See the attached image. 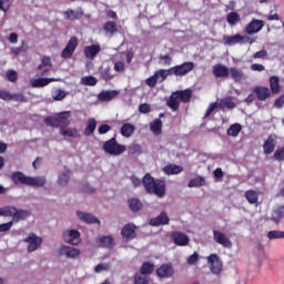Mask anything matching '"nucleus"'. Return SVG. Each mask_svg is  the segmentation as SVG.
Returning a JSON list of instances; mask_svg holds the SVG:
<instances>
[{
    "label": "nucleus",
    "instance_id": "423d86ee",
    "mask_svg": "<svg viewBox=\"0 0 284 284\" xmlns=\"http://www.w3.org/2000/svg\"><path fill=\"white\" fill-rule=\"evenodd\" d=\"M32 213L28 210L17 209L16 206L9 205V216H12L13 223H19L20 221H26L30 217Z\"/></svg>",
    "mask_w": 284,
    "mask_h": 284
},
{
    "label": "nucleus",
    "instance_id": "bb28decb",
    "mask_svg": "<svg viewBox=\"0 0 284 284\" xmlns=\"http://www.w3.org/2000/svg\"><path fill=\"white\" fill-rule=\"evenodd\" d=\"M103 31H104L106 37H114V34H116V32H119V29L116 27V22H114V21H106L103 24Z\"/></svg>",
    "mask_w": 284,
    "mask_h": 284
},
{
    "label": "nucleus",
    "instance_id": "aec40b11",
    "mask_svg": "<svg viewBox=\"0 0 284 284\" xmlns=\"http://www.w3.org/2000/svg\"><path fill=\"white\" fill-rule=\"evenodd\" d=\"M213 75L215 79H227L230 77V69L221 63L213 65Z\"/></svg>",
    "mask_w": 284,
    "mask_h": 284
},
{
    "label": "nucleus",
    "instance_id": "4c0bfd02",
    "mask_svg": "<svg viewBox=\"0 0 284 284\" xmlns=\"http://www.w3.org/2000/svg\"><path fill=\"white\" fill-rule=\"evenodd\" d=\"M270 88L273 94H278V92H281V80L278 77L273 75L270 78Z\"/></svg>",
    "mask_w": 284,
    "mask_h": 284
},
{
    "label": "nucleus",
    "instance_id": "5701e85b",
    "mask_svg": "<svg viewBox=\"0 0 284 284\" xmlns=\"http://www.w3.org/2000/svg\"><path fill=\"white\" fill-rule=\"evenodd\" d=\"M57 79L54 78H38L31 80L32 88H45V85H50V83H54Z\"/></svg>",
    "mask_w": 284,
    "mask_h": 284
},
{
    "label": "nucleus",
    "instance_id": "2f4dec72",
    "mask_svg": "<svg viewBox=\"0 0 284 284\" xmlns=\"http://www.w3.org/2000/svg\"><path fill=\"white\" fill-rule=\"evenodd\" d=\"M100 78L102 79V81H112V79H114V74L112 73V67L111 65L101 67Z\"/></svg>",
    "mask_w": 284,
    "mask_h": 284
},
{
    "label": "nucleus",
    "instance_id": "0e129e2a",
    "mask_svg": "<svg viewBox=\"0 0 284 284\" xmlns=\"http://www.w3.org/2000/svg\"><path fill=\"white\" fill-rule=\"evenodd\" d=\"M216 108H219V103H216V102L211 103L210 106L205 111L204 119H207V116H210L212 114V112H214V110H216Z\"/></svg>",
    "mask_w": 284,
    "mask_h": 284
},
{
    "label": "nucleus",
    "instance_id": "79ce46f5",
    "mask_svg": "<svg viewBox=\"0 0 284 284\" xmlns=\"http://www.w3.org/2000/svg\"><path fill=\"white\" fill-rule=\"evenodd\" d=\"M140 273L142 276H150V274L154 273V264L150 262H144L140 267Z\"/></svg>",
    "mask_w": 284,
    "mask_h": 284
},
{
    "label": "nucleus",
    "instance_id": "c756f323",
    "mask_svg": "<svg viewBox=\"0 0 284 284\" xmlns=\"http://www.w3.org/2000/svg\"><path fill=\"white\" fill-rule=\"evenodd\" d=\"M98 243L100 247H108L109 250H112L114 247V237L111 235H104L99 237Z\"/></svg>",
    "mask_w": 284,
    "mask_h": 284
},
{
    "label": "nucleus",
    "instance_id": "4d7b16f0",
    "mask_svg": "<svg viewBox=\"0 0 284 284\" xmlns=\"http://www.w3.org/2000/svg\"><path fill=\"white\" fill-rule=\"evenodd\" d=\"M10 6H12V0H0V10H2V12H8Z\"/></svg>",
    "mask_w": 284,
    "mask_h": 284
},
{
    "label": "nucleus",
    "instance_id": "5fc2aeb1",
    "mask_svg": "<svg viewBox=\"0 0 284 284\" xmlns=\"http://www.w3.org/2000/svg\"><path fill=\"white\" fill-rule=\"evenodd\" d=\"M274 159L275 161H284V145L275 150Z\"/></svg>",
    "mask_w": 284,
    "mask_h": 284
},
{
    "label": "nucleus",
    "instance_id": "e433bc0d",
    "mask_svg": "<svg viewBox=\"0 0 284 284\" xmlns=\"http://www.w3.org/2000/svg\"><path fill=\"white\" fill-rule=\"evenodd\" d=\"M94 130H97V119L90 118L83 132L84 136H92Z\"/></svg>",
    "mask_w": 284,
    "mask_h": 284
},
{
    "label": "nucleus",
    "instance_id": "b1692460",
    "mask_svg": "<svg viewBox=\"0 0 284 284\" xmlns=\"http://www.w3.org/2000/svg\"><path fill=\"white\" fill-rule=\"evenodd\" d=\"M101 52V45L91 44L84 48V55L87 59H94Z\"/></svg>",
    "mask_w": 284,
    "mask_h": 284
},
{
    "label": "nucleus",
    "instance_id": "dca6fc26",
    "mask_svg": "<svg viewBox=\"0 0 284 284\" xmlns=\"http://www.w3.org/2000/svg\"><path fill=\"white\" fill-rule=\"evenodd\" d=\"M171 239L173 243H175V245H179L180 247H185V245L190 244V237H187V235L179 231L173 232L171 234Z\"/></svg>",
    "mask_w": 284,
    "mask_h": 284
},
{
    "label": "nucleus",
    "instance_id": "bf43d9fd",
    "mask_svg": "<svg viewBox=\"0 0 284 284\" xmlns=\"http://www.w3.org/2000/svg\"><path fill=\"white\" fill-rule=\"evenodd\" d=\"M160 63H162V65H172V57H170V54H161Z\"/></svg>",
    "mask_w": 284,
    "mask_h": 284
},
{
    "label": "nucleus",
    "instance_id": "6ab92c4d",
    "mask_svg": "<svg viewBox=\"0 0 284 284\" xmlns=\"http://www.w3.org/2000/svg\"><path fill=\"white\" fill-rule=\"evenodd\" d=\"M253 92L257 99V101H267L270 97H272V91L267 87H255Z\"/></svg>",
    "mask_w": 284,
    "mask_h": 284
},
{
    "label": "nucleus",
    "instance_id": "37998d69",
    "mask_svg": "<svg viewBox=\"0 0 284 284\" xmlns=\"http://www.w3.org/2000/svg\"><path fill=\"white\" fill-rule=\"evenodd\" d=\"M155 77L158 80L161 78V82L165 81L169 77H173L172 68L170 69H160L155 71Z\"/></svg>",
    "mask_w": 284,
    "mask_h": 284
},
{
    "label": "nucleus",
    "instance_id": "a878e982",
    "mask_svg": "<svg viewBox=\"0 0 284 284\" xmlns=\"http://www.w3.org/2000/svg\"><path fill=\"white\" fill-rule=\"evenodd\" d=\"M61 136H69L70 139H79L81 134L77 128L63 126L60 129Z\"/></svg>",
    "mask_w": 284,
    "mask_h": 284
},
{
    "label": "nucleus",
    "instance_id": "f3484780",
    "mask_svg": "<svg viewBox=\"0 0 284 284\" xmlns=\"http://www.w3.org/2000/svg\"><path fill=\"white\" fill-rule=\"evenodd\" d=\"M38 70L42 71L39 77H48L50 70H52V60L50 57L44 55L41 60V63L38 65Z\"/></svg>",
    "mask_w": 284,
    "mask_h": 284
},
{
    "label": "nucleus",
    "instance_id": "393cba45",
    "mask_svg": "<svg viewBox=\"0 0 284 284\" xmlns=\"http://www.w3.org/2000/svg\"><path fill=\"white\" fill-rule=\"evenodd\" d=\"M276 150V140L274 136L268 135L263 144L264 154H272Z\"/></svg>",
    "mask_w": 284,
    "mask_h": 284
},
{
    "label": "nucleus",
    "instance_id": "3c124183",
    "mask_svg": "<svg viewBox=\"0 0 284 284\" xmlns=\"http://www.w3.org/2000/svg\"><path fill=\"white\" fill-rule=\"evenodd\" d=\"M111 268H112V264H110V263H102V264H98L94 267V272H97L99 274L101 272H110Z\"/></svg>",
    "mask_w": 284,
    "mask_h": 284
},
{
    "label": "nucleus",
    "instance_id": "f8f14e48",
    "mask_svg": "<svg viewBox=\"0 0 284 284\" xmlns=\"http://www.w3.org/2000/svg\"><path fill=\"white\" fill-rule=\"evenodd\" d=\"M63 240L70 245H79L81 243V233L77 230L64 231Z\"/></svg>",
    "mask_w": 284,
    "mask_h": 284
},
{
    "label": "nucleus",
    "instance_id": "4468645a",
    "mask_svg": "<svg viewBox=\"0 0 284 284\" xmlns=\"http://www.w3.org/2000/svg\"><path fill=\"white\" fill-rule=\"evenodd\" d=\"M265 28V21L253 19L246 27V34H257V32L262 31Z\"/></svg>",
    "mask_w": 284,
    "mask_h": 284
},
{
    "label": "nucleus",
    "instance_id": "6e6552de",
    "mask_svg": "<svg viewBox=\"0 0 284 284\" xmlns=\"http://www.w3.org/2000/svg\"><path fill=\"white\" fill-rule=\"evenodd\" d=\"M224 43L225 45H236V43H254V39H252L248 36H241V34H235V36H225L224 38Z\"/></svg>",
    "mask_w": 284,
    "mask_h": 284
},
{
    "label": "nucleus",
    "instance_id": "8fccbe9b",
    "mask_svg": "<svg viewBox=\"0 0 284 284\" xmlns=\"http://www.w3.org/2000/svg\"><path fill=\"white\" fill-rule=\"evenodd\" d=\"M65 97H68V93L62 89H55L52 95L53 101H63Z\"/></svg>",
    "mask_w": 284,
    "mask_h": 284
},
{
    "label": "nucleus",
    "instance_id": "69168bd1",
    "mask_svg": "<svg viewBox=\"0 0 284 284\" xmlns=\"http://www.w3.org/2000/svg\"><path fill=\"white\" fill-rule=\"evenodd\" d=\"M12 225H14V222L12 221L0 224V232H10V230H12Z\"/></svg>",
    "mask_w": 284,
    "mask_h": 284
},
{
    "label": "nucleus",
    "instance_id": "a18cd8bd",
    "mask_svg": "<svg viewBox=\"0 0 284 284\" xmlns=\"http://www.w3.org/2000/svg\"><path fill=\"white\" fill-rule=\"evenodd\" d=\"M242 130H243V126L240 123H234L227 129V135L236 136L237 134H241Z\"/></svg>",
    "mask_w": 284,
    "mask_h": 284
},
{
    "label": "nucleus",
    "instance_id": "7ed1b4c3",
    "mask_svg": "<svg viewBox=\"0 0 284 284\" xmlns=\"http://www.w3.org/2000/svg\"><path fill=\"white\" fill-rule=\"evenodd\" d=\"M192 101V89L178 90L172 92L166 100V105L173 112H176L181 108V103H190Z\"/></svg>",
    "mask_w": 284,
    "mask_h": 284
},
{
    "label": "nucleus",
    "instance_id": "39448f33",
    "mask_svg": "<svg viewBox=\"0 0 284 284\" xmlns=\"http://www.w3.org/2000/svg\"><path fill=\"white\" fill-rule=\"evenodd\" d=\"M102 150H104L106 154H111V156H121V154H123L128 148L116 142V138H111L104 142Z\"/></svg>",
    "mask_w": 284,
    "mask_h": 284
},
{
    "label": "nucleus",
    "instance_id": "cd10ccee",
    "mask_svg": "<svg viewBox=\"0 0 284 284\" xmlns=\"http://www.w3.org/2000/svg\"><path fill=\"white\" fill-rule=\"evenodd\" d=\"M63 14L67 21H77L78 19H83V11L68 9L67 11L63 12Z\"/></svg>",
    "mask_w": 284,
    "mask_h": 284
},
{
    "label": "nucleus",
    "instance_id": "09e8293b",
    "mask_svg": "<svg viewBox=\"0 0 284 284\" xmlns=\"http://www.w3.org/2000/svg\"><path fill=\"white\" fill-rule=\"evenodd\" d=\"M81 83L82 85H97V83H99V80H97V78H94L93 75H87V77H83L81 79Z\"/></svg>",
    "mask_w": 284,
    "mask_h": 284
},
{
    "label": "nucleus",
    "instance_id": "a211bd4d",
    "mask_svg": "<svg viewBox=\"0 0 284 284\" xmlns=\"http://www.w3.org/2000/svg\"><path fill=\"white\" fill-rule=\"evenodd\" d=\"M156 274L159 278H171V276H174V267L172 264H162L158 267Z\"/></svg>",
    "mask_w": 284,
    "mask_h": 284
},
{
    "label": "nucleus",
    "instance_id": "c9c22d12",
    "mask_svg": "<svg viewBox=\"0 0 284 284\" xmlns=\"http://www.w3.org/2000/svg\"><path fill=\"white\" fill-rule=\"evenodd\" d=\"M163 172L169 176L172 174H181V172H183V166L176 164H168L163 168Z\"/></svg>",
    "mask_w": 284,
    "mask_h": 284
},
{
    "label": "nucleus",
    "instance_id": "1a4fd4ad",
    "mask_svg": "<svg viewBox=\"0 0 284 284\" xmlns=\"http://www.w3.org/2000/svg\"><path fill=\"white\" fill-rule=\"evenodd\" d=\"M79 48V38L72 37L68 41L65 48L61 52L62 59H71V57L74 54V50Z\"/></svg>",
    "mask_w": 284,
    "mask_h": 284
},
{
    "label": "nucleus",
    "instance_id": "774afa93",
    "mask_svg": "<svg viewBox=\"0 0 284 284\" xmlns=\"http://www.w3.org/2000/svg\"><path fill=\"white\" fill-rule=\"evenodd\" d=\"M110 130H112V126H110L109 124H101L98 129V132L99 134H108Z\"/></svg>",
    "mask_w": 284,
    "mask_h": 284
},
{
    "label": "nucleus",
    "instance_id": "49530a36",
    "mask_svg": "<svg viewBox=\"0 0 284 284\" xmlns=\"http://www.w3.org/2000/svg\"><path fill=\"white\" fill-rule=\"evenodd\" d=\"M203 185H205V178L202 176L190 180L187 184L189 187H203Z\"/></svg>",
    "mask_w": 284,
    "mask_h": 284
},
{
    "label": "nucleus",
    "instance_id": "c03bdc74",
    "mask_svg": "<svg viewBox=\"0 0 284 284\" xmlns=\"http://www.w3.org/2000/svg\"><path fill=\"white\" fill-rule=\"evenodd\" d=\"M217 105H219V108H221V110H223V112H225V109L234 110V108H236V103H234V101H232V99L221 100V102Z\"/></svg>",
    "mask_w": 284,
    "mask_h": 284
},
{
    "label": "nucleus",
    "instance_id": "a19ab883",
    "mask_svg": "<svg viewBox=\"0 0 284 284\" xmlns=\"http://www.w3.org/2000/svg\"><path fill=\"white\" fill-rule=\"evenodd\" d=\"M245 199L251 205H256L258 203V193L254 190H248L245 192Z\"/></svg>",
    "mask_w": 284,
    "mask_h": 284
},
{
    "label": "nucleus",
    "instance_id": "412c9836",
    "mask_svg": "<svg viewBox=\"0 0 284 284\" xmlns=\"http://www.w3.org/2000/svg\"><path fill=\"white\" fill-rule=\"evenodd\" d=\"M150 225H152V227H159V225H170V216H168V213L161 212L160 215L150 220Z\"/></svg>",
    "mask_w": 284,
    "mask_h": 284
},
{
    "label": "nucleus",
    "instance_id": "4be33fe9",
    "mask_svg": "<svg viewBox=\"0 0 284 284\" xmlns=\"http://www.w3.org/2000/svg\"><path fill=\"white\" fill-rule=\"evenodd\" d=\"M77 215L79 216L80 221H83V223H89V225L98 223V225H101V221L91 213L78 211Z\"/></svg>",
    "mask_w": 284,
    "mask_h": 284
},
{
    "label": "nucleus",
    "instance_id": "ddd939ff",
    "mask_svg": "<svg viewBox=\"0 0 284 284\" xmlns=\"http://www.w3.org/2000/svg\"><path fill=\"white\" fill-rule=\"evenodd\" d=\"M207 262L211 265V272L212 274H221L223 272V262H221V260L219 258V255L216 254H211L207 257Z\"/></svg>",
    "mask_w": 284,
    "mask_h": 284
},
{
    "label": "nucleus",
    "instance_id": "052dcab7",
    "mask_svg": "<svg viewBox=\"0 0 284 284\" xmlns=\"http://www.w3.org/2000/svg\"><path fill=\"white\" fill-rule=\"evenodd\" d=\"M267 50L262 49L260 51H256L253 55L252 59H267Z\"/></svg>",
    "mask_w": 284,
    "mask_h": 284
},
{
    "label": "nucleus",
    "instance_id": "603ef678",
    "mask_svg": "<svg viewBox=\"0 0 284 284\" xmlns=\"http://www.w3.org/2000/svg\"><path fill=\"white\" fill-rule=\"evenodd\" d=\"M267 239H270V241H274L276 239H284V231H270L267 233Z\"/></svg>",
    "mask_w": 284,
    "mask_h": 284
},
{
    "label": "nucleus",
    "instance_id": "f704fd0d",
    "mask_svg": "<svg viewBox=\"0 0 284 284\" xmlns=\"http://www.w3.org/2000/svg\"><path fill=\"white\" fill-rule=\"evenodd\" d=\"M284 219V206L280 205L272 212V221L278 225Z\"/></svg>",
    "mask_w": 284,
    "mask_h": 284
},
{
    "label": "nucleus",
    "instance_id": "e2e57ef3",
    "mask_svg": "<svg viewBox=\"0 0 284 284\" xmlns=\"http://www.w3.org/2000/svg\"><path fill=\"white\" fill-rule=\"evenodd\" d=\"M199 262V253L194 252L192 255H190L186 260V263L189 265H195Z\"/></svg>",
    "mask_w": 284,
    "mask_h": 284
},
{
    "label": "nucleus",
    "instance_id": "c85d7f7f",
    "mask_svg": "<svg viewBox=\"0 0 284 284\" xmlns=\"http://www.w3.org/2000/svg\"><path fill=\"white\" fill-rule=\"evenodd\" d=\"M60 254L62 256H67L68 258H75V256H79V254H81V251L70 246H62L60 248Z\"/></svg>",
    "mask_w": 284,
    "mask_h": 284
},
{
    "label": "nucleus",
    "instance_id": "f257e3e1",
    "mask_svg": "<svg viewBox=\"0 0 284 284\" xmlns=\"http://www.w3.org/2000/svg\"><path fill=\"white\" fill-rule=\"evenodd\" d=\"M131 183L134 187H141L142 183L148 194H155L159 199H163V196H165V181L154 180L150 173H146L142 181L136 175H132Z\"/></svg>",
    "mask_w": 284,
    "mask_h": 284
},
{
    "label": "nucleus",
    "instance_id": "72a5a7b5",
    "mask_svg": "<svg viewBox=\"0 0 284 284\" xmlns=\"http://www.w3.org/2000/svg\"><path fill=\"white\" fill-rule=\"evenodd\" d=\"M229 75H231V79H233L235 83H241L243 81V77H245L243 70L236 68H231L229 70Z\"/></svg>",
    "mask_w": 284,
    "mask_h": 284
},
{
    "label": "nucleus",
    "instance_id": "0eeeda50",
    "mask_svg": "<svg viewBox=\"0 0 284 284\" xmlns=\"http://www.w3.org/2000/svg\"><path fill=\"white\" fill-rule=\"evenodd\" d=\"M194 70V62H183L171 68L173 77H185Z\"/></svg>",
    "mask_w": 284,
    "mask_h": 284
},
{
    "label": "nucleus",
    "instance_id": "2eb2a0df",
    "mask_svg": "<svg viewBox=\"0 0 284 284\" xmlns=\"http://www.w3.org/2000/svg\"><path fill=\"white\" fill-rule=\"evenodd\" d=\"M121 235L123 239H126V241L136 239V225L132 223L125 224L121 230Z\"/></svg>",
    "mask_w": 284,
    "mask_h": 284
},
{
    "label": "nucleus",
    "instance_id": "9d476101",
    "mask_svg": "<svg viewBox=\"0 0 284 284\" xmlns=\"http://www.w3.org/2000/svg\"><path fill=\"white\" fill-rule=\"evenodd\" d=\"M213 241L226 250H232V240H230V237H227V235L222 231H213Z\"/></svg>",
    "mask_w": 284,
    "mask_h": 284
},
{
    "label": "nucleus",
    "instance_id": "de8ad7c7",
    "mask_svg": "<svg viewBox=\"0 0 284 284\" xmlns=\"http://www.w3.org/2000/svg\"><path fill=\"white\" fill-rule=\"evenodd\" d=\"M226 21L230 23V26H236V23L241 21V16L237 12L232 11L227 14Z\"/></svg>",
    "mask_w": 284,
    "mask_h": 284
},
{
    "label": "nucleus",
    "instance_id": "20e7f679",
    "mask_svg": "<svg viewBox=\"0 0 284 284\" xmlns=\"http://www.w3.org/2000/svg\"><path fill=\"white\" fill-rule=\"evenodd\" d=\"M70 116H72V111H62L55 115L47 116L44 119V125L49 128H69Z\"/></svg>",
    "mask_w": 284,
    "mask_h": 284
},
{
    "label": "nucleus",
    "instance_id": "7c9ffc66",
    "mask_svg": "<svg viewBox=\"0 0 284 284\" xmlns=\"http://www.w3.org/2000/svg\"><path fill=\"white\" fill-rule=\"evenodd\" d=\"M115 97H119V91L111 90V91H102L99 93L98 99L99 101H112V99H115Z\"/></svg>",
    "mask_w": 284,
    "mask_h": 284
},
{
    "label": "nucleus",
    "instance_id": "ea45409f",
    "mask_svg": "<svg viewBox=\"0 0 284 284\" xmlns=\"http://www.w3.org/2000/svg\"><path fill=\"white\" fill-rule=\"evenodd\" d=\"M150 130L153 132V134L159 135L162 134L163 132V122L161 119H155L151 124H150Z\"/></svg>",
    "mask_w": 284,
    "mask_h": 284
},
{
    "label": "nucleus",
    "instance_id": "9b49d317",
    "mask_svg": "<svg viewBox=\"0 0 284 284\" xmlns=\"http://www.w3.org/2000/svg\"><path fill=\"white\" fill-rule=\"evenodd\" d=\"M24 243H28V252H37L39 247L43 244V239L37 236L34 233H30L28 237L23 240Z\"/></svg>",
    "mask_w": 284,
    "mask_h": 284
},
{
    "label": "nucleus",
    "instance_id": "473e14b6",
    "mask_svg": "<svg viewBox=\"0 0 284 284\" xmlns=\"http://www.w3.org/2000/svg\"><path fill=\"white\" fill-rule=\"evenodd\" d=\"M134 130H136V128L134 126V124L124 123V124L121 126L120 134H121L122 136H124L125 139H130V136H132V134H134Z\"/></svg>",
    "mask_w": 284,
    "mask_h": 284
},
{
    "label": "nucleus",
    "instance_id": "58836bf2",
    "mask_svg": "<svg viewBox=\"0 0 284 284\" xmlns=\"http://www.w3.org/2000/svg\"><path fill=\"white\" fill-rule=\"evenodd\" d=\"M128 205L131 212H140V210H143V202H141L139 199H129Z\"/></svg>",
    "mask_w": 284,
    "mask_h": 284
},
{
    "label": "nucleus",
    "instance_id": "864d4df0",
    "mask_svg": "<svg viewBox=\"0 0 284 284\" xmlns=\"http://www.w3.org/2000/svg\"><path fill=\"white\" fill-rule=\"evenodd\" d=\"M68 181H70V171L63 172L58 179L59 185H68Z\"/></svg>",
    "mask_w": 284,
    "mask_h": 284
},
{
    "label": "nucleus",
    "instance_id": "338daca9",
    "mask_svg": "<svg viewBox=\"0 0 284 284\" xmlns=\"http://www.w3.org/2000/svg\"><path fill=\"white\" fill-rule=\"evenodd\" d=\"M148 283H149L148 277L141 276L139 274L134 276V284H148Z\"/></svg>",
    "mask_w": 284,
    "mask_h": 284
},
{
    "label": "nucleus",
    "instance_id": "f03ea898",
    "mask_svg": "<svg viewBox=\"0 0 284 284\" xmlns=\"http://www.w3.org/2000/svg\"><path fill=\"white\" fill-rule=\"evenodd\" d=\"M11 181L14 185H28L29 187H43L47 183L45 176H27L21 171L13 172Z\"/></svg>",
    "mask_w": 284,
    "mask_h": 284
},
{
    "label": "nucleus",
    "instance_id": "6e6d98bb",
    "mask_svg": "<svg viewBox=\"0 0 284 284\" xmlns=\"http://www.w3.org/2000/svg\"><path fill=\"white\" fill-rule=\"evenodd\" d=\"M145 83L149 85V88H155L156 83H159V78H156V74L154 73L152 77L145 80Z\"/></svg>",
    "mask_w": 284,
    "mask_h": 284
},
{
    "label": "nucleus",
    "instance_id": "13d9d810",
    "mask_svg": "<svg viewBox=\"0 0 284 284\" xmlns=\"http://www.w3.org/2000/svg\"><path fill=\"white\" fill-rule=\"evenodd\" d=\"M7 79L11 83H16L17 79H19V75H18L17 71L9 70V71H7Z\"/></svg>",
    "mask_w": 284,
    "mask_h": 284
},
{
    "label": "nucleus",
    "instance_id": "680f3d73",
    "mask_svg": "<svg viewBox=\"0 0 284 284\" xmlns=\"http://www.w3.org/2000/svg\"><path fill=\"white\" fill-rule=\"evenodd\" d=\"M152 108L148 103H142L139 105V112H141V114H150Z\"/></svg>",
    "mask_w": 284,
    "mask_h": 284
}]
</instances>
